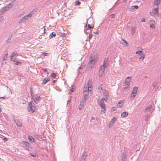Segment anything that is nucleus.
I'll return each mask as SVG.
<instances>
[{
	"instance_id": "nucleus-19",
	"label": "nucleus",
	"mask_w": 161,
	"mask_h": 161,
	"mask_svg": "<svg viewBox=\"0 0 161 161\" xmlns=\"http://www.w3.org/2000/svg\"><path fill=\"white\" fill-rule=\"evenodd\" d=\"M160 1L161 0H155L154 2V5H159L160 4Z\"/></svg>"
},
{
	"instance_id": "nucleus-41",
	"label": "nucleus",
	"mask_w": 161,
	"mask_h": 161,
	"mask_svg": "<svg viewBox=\"0 0 161 161\" xmlns=\"http://www.w3.org/2000/svg\"><path fill=\"white\" fill-rule=\"evenodd\" d=\"M30 155L33 157H36V154H32V153H30Z\"/></svg>"
},
{
	"instance_id": "nucleus-5",
	"label": "nucleus",
	"mask_w": 161,
	"mask_h": 161,
	"mask_svg": "<svg viewBox=\"0 0 161 161\" xmlns=\"http://www.w3.org/2000/svg\"><path fill=\"white\" fill-rule=\"evenodd\" d=\"M99 104L101 107V113L104 114L106 111V108L104 102H99Z\"/></svg>"
},
{
	"instance_id": "nucleus-50",
	"label": "nucleus",
	"mask_w": 161,
	"mask_h": 161,
	"mask_svg": "<svg viewBox=\"0 0 161 161\" xmlns=\"http://www.w3.org/2000/svg\"><path fill=\"white\" fill-rule=\"evenodd\" d=\"M1 108H0V112L1 111Z\"/></svg>"
},
{
	"instance_id": "nucleus-28",
	"label": "nucleus",
	"mask_w": 161,
	"mask_h": 161,
	"mask_svg": "<svg viewBox=\"0 0 161 161\" xmlns=\"http://www.w3.org/2000/svg\"><path fill=\"white\" fill-rule=\"evenodd\" d=\"M135 31V28L132 27L131 28V33L132 35L134 34Z\"/></svg>"
},
{
	"instance_id": "nucleus-38",
	"label": "nucleus",
	"mask_w": 161,
	"mask_h": 161,
	"mask_svg": "<svg viewBox=\"0 0 161 161\" xmlns=\"http://www.w3.org/2000/svg\"><path fill=\"white\" fill-rule=\"evenodd\" d=\"M44 71L47 73V75H48L49 74V73L47 69H44Z\"/></svg>"
},
{
	"instance_id": "nucleus-45",
	"label": "nucleus",
	"mask_w": 161,
	"mask_h": 161,
	"mask_svg": "<svg viewBox=\"0 0 161 161\" xmlns=\"http://www.w3.org/2000/svg\"><path fill=\"white\" fill-rule=\"evenodd\" d=\"M88 27L90 29H91V28H93V27H91V26L89 24H88Z\"/></svg>"
},
{
	"instance_id": "nucleus-37",
	"label": "nucleus",
	"mask_w": 161,
	"mask_h": 161,
	"mask_svg": "<svg viewBox=\"0 0 161 161\" xmlns=\"http://www.w3.org/2000/svg\"><path fill=\"white\" fill-rule=\"evenodd\" d=\"M74 90V88L73 87H72V88L70 90V92L72 93Z\"/></svg>"
},
{
	"instance_id": "nucleus-18",
	"label": "nucleus",
	"mask_w": 161,
	"mask_h": 161,
	"mask_svg": "<svg viewBox=\"0 0 161 161\" xmlns=\"http://www.w3.org/2000/svg\"><path fill=\"white\" fill-rule=\"evenodd\" d=\"M128 115V113L126 112H123L121 115L122 117L124 118L127 116Z\"/></svg>"
},
{
	"instance_id": "nucleus-30",
	"label": "nucleus",
	"mask_w": 161,
	"mask_h": 161,
	"mask_svg": "<svg viewBox=\"0 0 161 161\" xmlns=\"http://www.w3.org/2000/svg\"><path fill=\"white\" fill-rule=\"evenodd\" d=\"M116 109V107H112V109L111 110V112H113L114 111H115Z\"/></svg>"
},
{
	"instance_id": "nucleus-1",
	"label": "nucleus",
	"mask_w": 161,
	"mask_h": 161,
	"mask_svg": "<svg viewBox=\"0 0 161 161\" xmlns=\"http://www.w3.org/2000/svg\"><path fill=\"white\" fill-rule=\"evenodd\" d=\"M108 65L107 60L105 59L103 64L100 66V68L99 74L100 76H101L102 75L103 73L105 71V68L107 67Z\"/></svg>"
},
{
	"instance_id": "nucleus-15",
	"label": "nucleus",
	"mask_w": 161,
	"mask_h": 161,
	"mask_svg": "<svg viewBox=\"0 0 161 161\" xmlns=\"http://www.w3.org/2000/svg\"><path fill=\"white\" fill-rule=\"evenodd\" d=\"M124 102L123 101L120 100L117 104V106L118 108H121L124 103Z\"/></svg>"
},
{
	"instance_id": "nucleus-43",
	"label": "nucleus",
	"mask_w": 161,
	"mask_h": 161,
	"mask_svg": "<svg viewBox=\"0 0 161 161\" xmlns=\"http://www.w3.org/2000/svg\"><path fill=\"white\" fill-rule=\"evenodd\" d=\"M141 22H143L145 21V18H142L141 20Z\"/></svg>"
},
{
	"instance_id": "nucleus-9",
	"label": "nucleus",
	"mask_w": 161,
	"mask_h": 161,
	"mask_svg": "<svg viewBox=\"0 0 161 161\" xmlns=\"http://www.w3.org/2000/svg\"><path fill=\"white\" fill-rule=\"evenodd\" d=\"M84 88H86L87 89H88V90H90V92H91L92 88V81L89 80L88 82L87 86H85Z\"/></svg>"
},
{
	"instance_id": "nucleus-25",
	"label": "nucleus",
	"mask_w": 161,
	"mask_h": 161,
	"mask_svg": "<svg viewBox=\"0 0 161 161\" xmlns=\"http://www.w3.org/2000/svg\"><path fill=\"white\" fill-rule=\"evenodd\" d=\"M152 108V105H149L146 109V110H147L148 111H150L151 109Z\"/></svg>"
},
{
	"instance_id": "nucleus-13",
	"label": "nucleus",
	"mask_w": 161,
	"mask_h": 161,
	"mask_svg": "<svg viewBox=\"0 0 161 161\" xmlns=\"http://www.w3.org/2000/svg\"><path fill=\"white\" fill-rule=\"evenodd\" d=\"M86 102V100L85 99L80 102V104L79 107V109L80 110H81L84 107Z\"/></svg>"
},
{
	"instance_id": "nucleus-46",
	"label": "nucleus",
	"mask_w": 161,
	"mask_h": 161,
	"mask_svg": "<svg viewBox=\"0 0 161 161\" xmlns=\"http://www.w3.org/2000/svg\"><path fill=\"white\" fill-rule=\"evenodd\" d=\"M92 34H90L89 36V38L90 39L92 37Z\"/></svg>"
},
{
	"instance_id": "nucleus-32",
	"label": "nucleus",
	"mask_w": 161,
	"mask_h": 161,
	"mask_svg": "<svg viewBox=\"0 0 161 161\" xmlns=\"http://www.w3.org/2000/svg\"><path fill=\"white\" fill-rule=\"evenodd\" d=\"M144 57H145V55H143L142 56H141L139 57V59H140V60L141 59L142 61H143L144 59Z\"/></svg>"
},
{
	"instance_id": "nucleus-35",
	"label": "nucleus",
	"mask_w": 161,
	"mask_h": 161,
	"mask_svg": "<svg viewBox=\"0 0 161 161\" xmlns=\"http://www.w3.org/2000/svg\"><path fill=\"white\" fill-rule=\"evenodd\" d=\"M7 55H8V54L7 53L3 57V60H6L7 59Z\"/></svg>"
},
{
	"instance_id": "nucleus-40",
	"label": "nucleus",
	"mask_w": 161,
	"mask_h": 161,
	"mask_svg": "<svg viewBox=\"0 0 161 161\" xmlns=\"http://www.w3.org/2000/svg\"><path fill=\"white\" fill-rule=\"evenodd\" d=\"M17 125H18L19 126H22L21 124L19 122H17V123H16Z\"/></svg>"
},
{
	"instance_id": "nucleus-49",
	"label": "nucleus",
	"mask_w": 161,
	"mask_h": 161,
	"mask_svg": "<svg viewBox=\"0 0 161 161\" xmlns=\"http://www.w3.org/2000/svg\"><path fill=\"white\" fill-rule=\"evenodd\" d=\"M25 102V100H24L23 103H24V102Z\"/></svg>"
},
{
	"instance_id": "nucleus-39",
	"label": "nucleus",
	"mask_w": 161,
	"mask_h": 161,
	"mask_svg": "<svg viewBox=\"0 0 161 161\" xmlns=\"http://www.w3.org/2000/svg\"><path fill=\"white\" fill-rule=\"evenodd\" d=\"M115 15L114 14H112L110 15L109 17L110 18H113L114 17Z\"/></svg>"
},
{
	"instance_id": "nucleus-10",
	"label": "nucleus",
	"mask_w": 161,
	"mask_h": 161,
	"mask_svg": "<svg viewBox=\"0 0 161 161\" xmlns=\"http://www.w3.org/2000/svg\"><path fill=\"white\" fill-rule=\"evenodd\" d=\"M117 118H116L115 117H114L112 118V119H111V120L110 121L109 123V127H110L112 126V125H113L114 123L116 122V121H117Z\"/></svg>"
},
{
	"instance_id": "nucleus-24",
	"label": "nucleus",
	"mask_w": 161,
	"mask_h": 161,
	"mask_svg": "<svg viewBox=\"0 0 161 161\" xmlns=\"http://www.w3.org/2000/svg\"><path fill=\"white\" fill-rule=\"evenodd\" d=\"M32 96L33 97V99H34V101H35V100H36V101H38V100H40V97L39 96V97H36L35 98H34V96H33L32 95Z\"/></svg>"
},
{
	"instance_id": "nucleus-21",
	"label": "nucleus",
	"mask_w": 161,
	"mask_h": 161,
	"mask_svg": "<svg viewBox=\"0 0 161 161\" xmlns=\"http://www.w3.org/2000/svg\"><path fill=\"white\" fill-rule=\"evenodd\" d=\"M124 86H125L123 90L124 91H128L129 87V85H124Z\"/></svg>"
},
{
	"instance_id": "nucleus-14",
	"label": "nucleus",
	"mask_w": 161,
	"mask_h": 161,
	"mask_svg": "<svg viewBox=\"0 0 161 161\" xmlns=\"http://www.w3.org/2000/svg\"><path fill=\"white\" fill-rule=\"evenodd\" d=\"M18 54L17 53H14L13 52L11 54L10 56V60L12 61L13 62H15V61L14 59H13V57H14L15 56H18Z\"/></svg>"
},
{
	"instance_id": "nucleus-3",
	"label": "nucleus",
	"mask_w": 161,
	"mask_h": 161,
	"mask_svg": "<svg viewBox=\"0 0 161 161\" xmlns=\"http://www.w3.org/2000/svg\"><path fill=\"white\" fill-rule=\"evenodd\" d=\"M108 92L106 90L103 91V94L102 99L100 100L99 102H107L108 100Z\"/></svg>"
},
{
	"instance_id": "nucleus-8",
	"label": "nucleus",
	"mask_w": 161,
	"mask_h": 161,
	"mask_svg": "<svg viewBox=\"0 0 161 161\" xmlns=\"http://www.w3.org/2000/svg\"><path fill=\"white\" fill-rule=\"evenodd\" d=\"M32 102H31L29 103V106L28 107V110L31 112L33 113L34 112L35 108L34 107L32 106Z\"/></svg>"
},
{
	"instance_id": "nucleus-11",
	"label": "nucleus",
	"mask_w": 161,
	"mask_h": 161,
	"mask_svg": "<svg viewBox=\"0 0 161 161\" xmlns=\"http://www.w3.org/2000/svg\"><path fill=\"white\" fill-rule=\"evenodd\" d=\"M150 27L151 28H155V22L154 20H151L149 21Z\"/></svg>"
},
{
	"instance_id": "nucleus-47",
	"label": "nucleus",
	"mask_w": 161,
	"mask_h": 161,
	"mask_svg": "<svg viewBox=\"0 0 161 161\" xmlns=\"http://www.w3.org/2000/svg\"><path fill=\"white\" fill-rule=\"evenodd\" d=\"M0 98H3V99H5V96L3 97H0Z\"/></svg>"
},
{
	"instance_id": "nucleus-22",
	"label": "nucleus",
	"mask_w": 161,
	"mask_h": 161,
	"mask_svg": "<svg viewBox=\"0 0 161 161\" xmlns=\"http://www.w3.org/2000/svg\"><path fill=\"white\" fill-rule=\"evenodd\" d=\"M22 143L25 144L26 147H29L30 144L29 142H25V141H23Z\"/></svg>"
},
{
	"instance_id": "nucleus-26",
	"label": "nucleus",
	"mask_w": 161,
	"mask_h": 161,
	"mask_svg": "<svg viewBox=\"0 0 161 161\" xmlns=\"http://www.w3.org/2000/svg\"><path fill=\"white\" fill-rule=\"evenodd\" d=\"M56 35V34L55 32H53L50 34L49 37L51 38H52L55 36Z\"/></svg>"
},
{
	"instance_id": "nucleus-42",
	"label": "nucleus",
	"mask_w": 161,
	"mask_h": 161,
	"mask_svg": "<svg viewBox=\"0 0 161 161\" xmlns=\"http://www.w3.org/2000/svg\"><path fill=\"white\" fill-rule=\"evenodd\" d=\"M3 140L5 142H6L8 141V138L6 137H4L3 138Z\"/></svg>"
},
{
	"instance_id": "nucleus-4",
	"label": "nucleus",
	"mask_w": 161,
	"mask_h": 161,
	"mask_svg": "<svg viewBox=\"0 0 161 161\" xmlns=\"http://www.w3.org/2000/svg\"><path fill=\"white\" fill-rule=\"evenodd\" d=\"M150 15L152 16H154L156 17H158V6L153 8L152 11L150 12Z\"/></svg>"
},
{
	"instance_id": "nucleus-31",
	"label": "nucleus",
	"mask_w": 161,
	"mask_h": 161,
	"mask_svg": "<svg viewBox=\"0 0 161 161\" xmlns=\"http://www.w3.org/2000/svg\"><path fill=\"white\" fill-rule=\"evenodd\" d=\"M122 41H123V42L125 43V46H128V42L124 39H122Z\"/></svg>"
},
{
	"instance_id": "nucleus-27",
	"label": "nucleus",
	"mask_w": 161,
	"mask_h": 161,
	"mask_svg": "<svg viewBox=\"0 0 161 161\" xmlns=\"http://www.w3.org/2000/svg\"><path fill=\"white\" fill-rule=\"evenodd\" d=\"M49 80L48 78H45L43 81V83L44 84H45Z\"/></svg>"
},
{
	"instance_id": "nucleus-2",
	"label": "nucleus",
	"mask_w": 161,
	"mask_h": 161,
	"mask_svg": "<svg viewBox=\"0 0 161 161\" xmlns=\"http://www.w3.org/2000/svg\"><path fill=\"white\" fill-rule=\"evenodd\" d=\"M91 59L88 64V65L91 67H93L95 64L97 62L98 57L97 55L93 56H91Z\"/></svg>"
},
{
	"instance_id": "nucleus-44",
	"label": "nucleus",
	"mask_w": 161,
	"mask_h": 161,
	"mask_svg": "<svg viewBox=\"0 0 161 161\" xmlns=\"http://www.w3.org/2000/svg\"><path fill=\"white\" fill-rule=\"evenodd\" d=\"M42 54L45 56H46L47 55V54H48V53H45V52H43L42 53Z\"/></svg>"
},
{
	"instance_id": "nucleus-12",
	"label": "nucleus",
	"mask_w": 161,
	"mask_h": 161,
	"mask_svg": "<svg viewBox=\"0 0 161 161\" xmlns=\"http://www.w3.org/2000/svg\"><path fill=\"white\" fill-rule=\"evenodd\" d=\"M131 77H127L125 80L124 82L125 85H129L131 81Z\"/></svg>"
},
{
	"instance_id": "nucleus-34",
	"label": "nucleus",
	"mask_w": 161,
	"mask_h": 161,
	"mask_svg": "<svg viewBox=\"0 0 161 161\" xmlns=\"http://www.w3.org/2000/svg\"><path fill=\"white\" fill-rule=\"evenodd\" d=\"M80 4V3L79 0L75 2V4L76 5H78Z\"/></svg>"
},
{
	"instance_id": "nucleus-7",
	"label": "nucleus",
	"mask_w": 161,
	"mask_h": 161,
	"mask_svg": "<svg viewBox=\"0 0 161 161\" xmlns=\"http://www.w3.org/2000/svg\"><path fill=\"white\" fill-rule=\"evenodd\" d=\"M89 92H90V90H88V89H87L86 88H84L83 95L85 100H86L88 98Z\"/></svg>"
},
{
	"instance_id": "nucleus-36",
	"label": "nucleus",
	"mask_w": 161,
	"mask_h": 161,
	"mask_svg": "<svg viewBox=\"0 0 161 161\" xmlns=\"http://www.w3.org/2000/svg\"><path fill=\"white\" fill-rule=\"evenodd\" d=\"M56 74L55 73H53L51 75V76L53 77L54 78H55L56 76Z\"/></svg>"
},
{
	"instance_id": "nucleus-29",
	"label": "nucleus",
	"mask_w": 161,
	"mask_h": 161,
	"mask_svg": "<svg viewBox=\"0 0 161 161\" xmlns=\"http://www.w3.org/2000/svg\"><path fill=\"white\" fill-rule=\"evenodd\" d=\"M14 64L17 65L20 64H21V62H19V61H15V62H14Z\"/></svg>"
},
{
	"instance_id": "nucleus-33",
	"label": "nucleus",
	"mask_w": 161,
	"mask_h": 161,
	"mask_svg": "<svg viewBox=\"0 0 161 161\" xmlns=\"http://www.w3.org/2000/svg\"><path fill=\"white\" fill-rule=\"evenodd\" d=\"M142 51H138L136 52V53L139 55H141L142 54Z\"/></svg>"
},
{
	"instance_id": "nucleus-23",
	"label": "nucleus",
	"mask_w": 161,
	"mask_h": 161,
	"mask_svg": "<svg viewBox=\"0 0 161 161\" xmlns=\"http://www.w3.org/2000/svg\"><path fill=\"white\" fill-rule=\"evenodd\" d=\"M98 89L99 91V92H101L103 90V85L102 84L100 85L99 86H98Z\"/></svg>"
},
{
	"instance_id": "nucleus-6",
	"label": "nucleus",
	"mask_w": 161,
	"mask_h": 161,
	"mask_svg": "<svg viewBox=\"0 0 161 161\" xmlns=\"http://www.w3.org/2000/svg\"><path fill=\"white\" fill-rule=\"evenodd\" d=\"M138 90V87H135L133 88L132 91V93L131 94L130 99L131 100L134 99V97H136L137 93V91Z\"/></svg>"
},
{
	"instance_id": "nucleus-16",
	"label": "nucleus",
	"mask_w": 161,
	"mask_h": 161,
	"mask_svg": "<svg viewBox=\"0 0 161 161\" xmlns=\"http://www.w3.org/2000/svg\"><path fill=\"white\" fill-rule=\"evenodd\" d=\"M32 16V14H29L25 16L23 18V20H26L28 19L29 18L31 17Z\"/></svg>"
},
{
	"instance_id": "nucleus-48",
	"label": "nucleus",
	"mask_w": 161,
	"mask_h": 161,
	"mask_svg": "<svg viewBox=\"0 0 161 161\" xmlns=\"http://www.w3.org/2000/svg\"><path fill=\"white\" fill-rule=\"evenodd\" d=\"M16 58L14 57H13V59H14V60H15Z\"/></svg>"
},
{
	"instance_id": "nucleus-17",
	"label": "nucleus",
	"mask_w": 161,
	"mask_h": 161,
	"mask_svg": "<svg viewBox=\"0 0 161 161\" xmlns=\"http://www.w3.org/2000/svg\"><path fill=\"white\" fill-rule=\"evenodd\" d=\"M138 7L137 6H132L130 8H129V11H132V10L136 9H138Z\"/></svg>"
},
{
	"instance_id": "nucleus-20",
	"label": "nucleus",
	"mask_w": 161,
	"mask_h": 161,
	"mask_svg": "<svg viewBox=\"0 0 161 161\" xmlns=\"http://www.w3.org/2000/svg\"><path fill=\"white\" fill-rule=\"evenodd\" d=\"M28 138L29 140L30 141H31V142H35V140L31 136H29L28 137Z\"/></svg>"
}]
</instances>
